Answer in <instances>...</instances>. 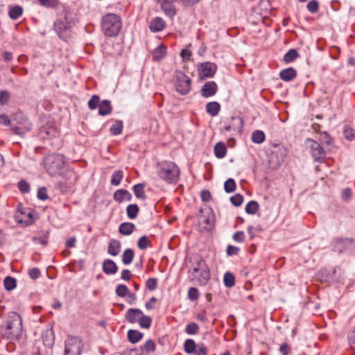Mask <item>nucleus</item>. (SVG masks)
<instances>
[{"label":"nucleus","instance_id":"obj_1","mask_svg":"<svg viewBox=\"0 0 355 355\" xmlns=\"http://www.w3.org/2000/svg\"><path fill=\"white\" fill-rule=\"evenodd\" d=\"M46 172L51 176L60 175L67 179L76 178L75 173L66 165L64 157L60 154L47 155L44 159Z\"/></svg>","mask_w":355,"mask_h":355},{"label":"nucleus","instance_id":"obj_2","mask_svg":"<svg viewBox=\"0 0 355 355\" xmlns=\"http://www.w3.org/2000/svg\"><path fill=\"white\" fill-rule=\"evenodd\" d=\"M188 277L192 282L199 285H206L210 279V271L205 261L200 257H195L190 260Z\"/></svg>","mask_w":355,"mask_h":355},{"label":"nucleus","instance_id":"obj_3","mask_svg":"<svg viewBox=\"0 0 355 355\" xmlns=\"http://www.w3.org/2000/svg\"><path fill=\"white\" fill-rule=\"evenodd\" d=\"M159 178L168 184H175L180 179L179 167L173 162L164 161L157 164Z\"/></svg>","mask_w":355,"mask_h":355},{"label":"nucleus","instance_id":"obj_4","mask_svg":"<svg viewBox=\"0 0 355 355\" xmlns=\"http://www.w3.org/2000/svg\"><path fill=\"white\" fill-rule=\"evenodd\" d=\"M121 29V21L119 16L108 13L102 19V31L107 37L116 36Z\"/></svg>","mask_w":355,"mask_h":355},{"label":"nucleus","instance_id":"obj_5","mask_svg":"<svg viewBox=\"0 0 355 355\" xmlns=\"http://www.w3.org/2000/svg\"><path fill=\"white\" fill-rule=\"evenodd\" d=\"M21 331L22 320L20 315L15 312L11 313L6 321L3 336L10 339L17 338L21 336Z\"/></svg>","mask_w":355,"mask_h":355},{"label":"nucleus","instance_id":"obj_6","mask_svg":"<svg viewBox=\"0 0 355 355\" xmlns=\"http://www.w3.org/2000/svg\"><path fill=\"white\" fill-rule=\"evenodd\" d=\"M31 124L21 113L16 114L11 124V130L16 135H22L31 129Z\"/></svg>","mask_w":355,"mask_h":355},{"label":"nucleus","instance_id":"obj_7","mask_svg":"<svg viewBox=\"0 0 355 355\" xmlns=\"http://www.w3.org/2000/svg\"><path fill=\"white\" fill-rule=\"evenodd\" d=\"M83 346L78 337L70 336L65 341L64 355H80Z\"/></svg>","mask_w":355,"mask_h":355},{"label":"nucleus","instance_id":"obj_8","mask_svg":"<svg viewBox=\"0 0 355 355\" xmlns=\"http://www.w3.org/2000/svg\"><path fill=\"white\" fill-rule=\"evenodd\" d=\"M177 82H176V90L178 92L182 95L188 94L191 90V80L184 73L179 71L176 74Z\"/></svg>","mask_w":355,"mask_h":355},{"label":"nucleus","instance_id":"obj_9","mask_svg":"<svg viewBox=\"0 0 355 355\" xmlns=\"http://www.w3.org/2000/svg\"><path fill=\"white\" fill-rule=\"evenodd\" d=\"M312 157L315 161L322 162L325 157V151L320 144L313 139H307Z\"/></svg>","mask_w":355,"mask_h":355},{"label":"nucleus","instance_id":"obj_10","mask_svg":"<svg viewBox=\"0 0 355 355\" xmlns=\"http://www.w3.org/2000/svg\"><path fill=\"white\" fill-rule=\"evenodd\" d=\"M217 66L212 62H204L198 67V74L200 78H212L216 73Z\"/></svg>","mask_w":355,"mask_h":355},{"label":"nucleus","instance_id":"obj_11","mask_svg":"<svg viewBox=\"0 0 355 355\" xmlns=\"http://www.w3.org/2000/svg\"><path fill=\"white\" fill-rule=\"evenodd\" d=\"M354 246V241L350 239H337L335 240L334 249L338 253L351 250Z\"/></svg>","mask_w":355,"mask_h":355},{"label":"nucleus","instance_id":"obj_12","mask_svg":"<svg viewBox=\"0 0 355 355\" xmlns=\"http://www.w3.org/2000/svg\"><path fill=\"white\" fill-rule=\"evenodd\" d=\"M218 90V86L214 81L205 83L201 89V95L205 98L213 96Z\"/></svg>","mask_w":355,"mask_h":355},{"label":"nucleus","instance_id":"obj_13","mask_svg":"<svg viewBox=\"0 0 355 355\" xmlns=\"http://www.w3.org/2000/svg\"><path fill=\"white\" fill-rule=\"evenodd\" d=\"M166 26L165 21L161 17H156L152 19L149 25V29L153 33H157L164 29Z\"/></svg>","mask_w":355,"mask_h":355},{"label":"nucleus","instance_id":"obj_14","mask_svg":"<svg viewBox=\"0 0 355 355\" xmlns=\"http://www.w3.org/2000/svg\"><path fill=\"white\" fill-rule=\"evenodd\" d=\"M143 312L138 309H129L125 314V319L130 323L137 322Z\"/></svg>","mask_w":355,"mask_h":355},{"label":"nucleus","instance_id":"obj_15","mask_svg":"<svg viewBox=\"0 0 355 355\" xmlns=\"http://www.w3.org/2000/svg\"><path fill=\"white\" fill-rule=\"evenodd\" d=\"M200 221L202 225H203V228L206 230H210L213 228L214 225V216L211 212L207 214V215H204L200 216Z\"/></svg>","mask_w":355,"mask_h":355},{"label":"nucleus","instance_id":"obj_16","mask_svg":"<svg viewBox=\"0 0 355 355\" xmlns=\"http://www.w3.org/2000/svg\"><path fill=\"white\" fill-rule=\"evenodd\" d=\"M103 270L107 275H114L117 272L118 267L112 260L107 259L103 263Z\"/></svg>","mask_w":355,"mask_h":355},{"label":"nucleus","instance_id":"obj_17","mask_svg":"<svg viewBox=\"0 0 355 355\" xmlns=\"http://www.w3.org/2000/svg\"><path fill=\"white\" fill-rule=\"evenodd\" d=\"M114 199L119 202H121L123 200L130 201L132 199V195L127 190L119 189L114 193Z\"/></svg>","mask_w":355,"mask_h":355},{"label":"nucleus","instance_id":"obj_18","mask_svg":"<svg viewBox=\"0 0 355 355\" xmlns=\"http://www.w3.org/2000/svg\"><path fill=\"white\" fill-rule=\"evenodd\" d=\"M296 76L297 72L293 67L285 69L279 73L280 78L284 81H291L293 80Z\"/></svg>","mask_w":355,"mask_h":355},{"label":"nucleus","instance_id":"obj_19","mask_svg":"<svg viewBox=\"0 0 355 355\" xmlns=\"http://www.w3.org/2000/svg\"><path fill=\"white\" fill-rule=\"evenodd\" d=\"M112 111L111 103L108 100L102 101L98 105V114L101 116L110 114Z\"/></svg>","mask_w":355,"mask_h":355},{"label":"nucleus","instance_id":"obj_20","mask_svg":"<svg viewBox=\"0 0 355 355\" xmlns=\"http://www.w3.org/2000/svg\"><path fill=\"white\" fill-rule=\"evenodd\" d=\"M169 1H164L162 3V9L167 16L173 17L176 15V10L175 6Z\"/></svg>","mask_w":355,"mask_h":355},{"label":"nucleus","instance_id":"obj_21","mask_svg":"<svg viewBox=\"0 0 355 355\" xmlns=\"http://www.w3.org/2000/svg\"><path fill=\"white\" fill-rule=\"evenodd\" d=\"M120 249V242L116 239H112L109 243L107 252L112 256H116L119 254Z\"/></svg>","mask_w":355,"mask_h":355},{"label":"nucleus","instance_id":"obj_22","mask_svg":"<svg viewBox=\"0 0 355 355\" xmlns=\"http://www.w3.org/2000/svg\"><path fill=\"white\" fill-rule=\"evenodd\" d=\"M166 55V48L164 46H159L154 49L152 56L154 61H159Z\"/></svg>","mask_w":355,"mask_h":355},{"label":"nucleus","instance_id":"obj_23","mask_svg":"<svg viewBox=\"0 0 355 355\" xmlns=\"http://www.w3.org/2000/svg\"><path fill=\"white\" fill-rule=\"evenodd\" d=\"M220 110V105L218 102L213 101L208 103L206 105V111L211 116H215L218 115L219 111Z\"/></svg>","mask_w":355,"mask_h":355},{"label":"nucleus","instance_id":"obj_24","mask_svg":"<svg viewBox=\"0 0 355 355\" xmlns=\"http://www.w3.org/2000/svg\"><path fill=\"white\" fill-rule=\"evenodd\" d=\"M214 154L218 158H223L227 153V148L223 142L217 143L214 146Z\"/></svg>","mask_w":355,"mask_h":355},{"label":"nucleus","instance_id":"obj_25","mask_svg":"<svg viewBox=\"0 0 355 355\" xmlns=\"http://www.w3.org/2000/svg\"><path fill=\"white\" fill-rule=\"evenodd\" d=\"M135 226L132 223H123L120 225L119 231L121 234L130 235L132 234Z\"/></svg>","mask_w":355,"mask_h":355},{"label":"nucleus","instance_id":"obj_26","mask_svg":"<svg viewBox=\"0 0 355 355\" xmlns=\"http://www.w3.org/2000/svg\"><path fill=\"white\" fill-rule=\"evenodd\" d=\"M134 257V251L130 248L126 249L122 254V261L125 265H129L132 262Z\"/></svg>","mask_w":355,"mask_h":355},{"label":"nucleus","instance_id":"obj_27","mask_svg":"<svg viewBox=\"0 0 355 355\" xmlns=\"http://www.w3.org/2000/svg\"><path fill=\"white\" fill-rule=\"evenodd\" d=\"M143 337V334L137 330H129L128 331V338L132 343H138Z\"/></svg>","mask_w":355,"mask_h":355},{"label":"nucleus","instance_id":"obj_28","mask_svg":"<svg viewBox=\"0 0 355 355\" xmlns=\"http://www.w3.org/2000/svg\"><path fill=\"white\" fill-rule=\"evenodd\" d=\"M43 343L45 346L51 347L53 345L54 335L52 330L47 331L42 335Z\"/></svg>","mask_w":355,"mask_h":355},{"label":"nucleus","instance_id":"obj_29","mask_svg":"<svg viewBox=\"0 0 355 355\" xmlns=\"http://www.w3.org/2000/svg\"><path fill=\"white\" fill-rule=\"evenodd\" d=\"M23 13V8L19 6L12 7L9 10L8 15L12 19H17Z\"/></svg>","mask_w":355,"mask_h":355},{"label":"nucleus","instance_id":"obj_30","mask_svg":"<svg viewBox=\"0 0 355 355\" xmlns=\"http://www.w3.org/2000/svg\"><path fill=\"white\" fill-rule=\"evenodd\" d=\"M133 192L135 196L141 200L146 199V194L144 192V184H137L133 187Z\"/></svg>","mask_w":355,"mask_h":355},{"label":"nucleus","instance_id":"obj_31","mask_svg":"<svg viewBox=\"0 0 355 355\" xmlns=\"http://www.w3.org/2000/svg\"><path fill=\"white\" fill-rule=\"evenodd\" d=\"M123 128V122L119 120L116 121L110 127V133L113 135H119L122 132Z\"/></svg>","mask_w":355,"mask_h":355},{"label":"nucleus","instance_id":"obj_32","mask_svg":"<svg viewBox=\"0 0 355 355\" xmlns=\"http://www.w3.org/2000/svg\"><path fill=\"white\" fill-rule=\"evenodd\" d=\"M139 209L137 205L132 204L127 207L126 211L129 218L135 219L137 218Z\"/></svg>","mask_w":355,"mask_h":355},{"label":"nucleus","instance_id":"obj_33","mask_svg":"<svg viewBox=\"0 0 355 355\" xmlns=\"http://www.w3.org/2000/svg\"><path fill=\"white\" fill-rule=\"evenodd\" d=\"M265 134L261 130H255L252 134V141L255 144H261L265 140Z\"/></svg>","mask_w":355,"mask_h":355},{"label":"nucleus","instance_id":"obj_34","mask_svg":"<svg viewBox=\"0 0 355 355\" xmlns=\"http://www.w3.org/2000/svg\"><path fill=\"white\" fill-rule=\"evenodd\" d=\"M196 345H197L193 340L187 339L185 340L184 344V351L187 354H193V353L195 352V349H196Z\"/></svg>","mask_w":355,"mask_h":355},{"label":"nucleus","instance_id":"obj_35","mask_svg":"<svg viewBox=\"0 0 355 355\" xmlns=\"http://www.w3.org/2000/svg\"><path fill=\"white\" fill-rule=\"evenodd\" d=\"M259 204L257 202L250 201L245 206V211L249 214H255L259 210Z\"/></svg>","mask_w":355,"mask_h":355},{"label":"nucleus","instance_id":"obj_36","mask_svg":"<svg viewBox=\"0 0 355 355\" xmlns=\"http://www.w3.org/2000/svg\"><path fill=\"white\" fill-rule=\"evenodd\" d=\"M123 177V173L121 170H118L114 172L111 178V184L112 185L117 186L120 184Z\"/></svg>","mask_w":355,"mask_h":355},{"label":"nucleus","instance_id":"obj_37","mask_svg":"<svg viewBox=\"0 0 355 355\" xmlns=\"http://www.w3.org/2000/svg\"><path fill=\"white\" fill-rule=\"evenodd\" d=\"M223 282L225 286L231 288L235 284V279L234 275L229 272L225 273L223 277Z\"/></svg>","mask_w":355,"mask_h":355},{"label":"nucleus","instance_id":"obj_38","mask_svg":"<svg viewBox=\"0 0 355 355\" xmlns=\"http://www.w3.org/2000/svg\"><path fill=\"white\" fill-rule=\"evenodd\" d=\"M68 28L67 24L63 20H57L54 23V29L58 33L60 34Z\"/></svg>","mask_w":355,"mask_h":355},{"label":"nucleus","instance_id":"obj_39","mask_svg":"<svg viewBox=\"0 0 355 355\" xmlns=\"http://www.w3.org/2000/svg\"><path fill=\"white\" fill-rule=\"evenodd\" d=\"M138 322L141 328L148 329L152 323V319L149 316L143 314L139 318Z\"/></svg>","mask_w":355,"mask_h":355},{"label":"nucleus","instance_id":"obj_40","mask_svg":"<svg viewBox=\"0 0 355 355\" xmlns=\"http://www.w3.org/2000/svg\"><path fill=\"white\" fill-rule=\"evenodd\" d=\"M5 288L7 291H11L16 287V279L11 277H6L3 281Z\"/></svg>","mask_w":355,"mask_h":355},{"label":"nucleus","instance_id":"obj_41","mask_svg":"<svg viewBox=\"0 0 355 355\" xmlns=\"http://www.w3.org/2000/svg\"><path fill=\"white\" fill-rule=\"evenodd\" d=\"M199 331V327L196 322H191L186 326L185 332L189 335H195Z\"/></svg>","mask_w":355,"mask_h":355},{"label":"nucleus","instance_id":"obj_42","mask_svg":"<svg viewBox=\"0 0 355 355\" xmlns=\"http://www.w3.org/2000/svg\"><path fill=\"white\" fill-rule=\"evenodd\" d=\"M345 137L349 141L355 139V130L349 125H345L343 130Z\"/></svg>","mask_w":355,"mask_h":355},{"label":"nucleus","instance_id":"obj_43","mask_svg":"<svg viewBox=\"0 0 355 355\" xmlns=\"http://www.w3.org/2000/svg\"><path fill=\"white\" fill-rule=\"evenodd\" d=\"M298 56V53L295 49H290L284 57V60L286 62H291L295 60Z\"/></svg>","mask_w":355,"mask_h":355},{"label":"nucleus","instance_id":"obj_44","mask_svg":"<svg viewBox=\"0 0 355 355\" xmlns=\"http://www.w3.org/2000/svg\"><path fill=\"white\" fill-rule=\"evenodd\" d=\"M224 189L227 193H232L236 189L235 181L232 178H229L224 184Z\"/></svg>","mask_w":355,"mask_h":355},{"label":"nucleus","instance_id":"obj_45","mask_svg":"<svg viewBox=\"0 0 355 355\" xmlns=\"http://www.w3.org/2000/svg\"><path fill=\"white\" fill-rule=\"evenodd\" d=\"M116 293L119 297H125L129 293L128 288L124 284H119L116 288Z\"/></svg>","mask_w":355,"mask_h":355},{"label":"nucleus","instance_id":"obj_46","mask_svg":"<svg viewBox=\"0 0 355 355\" xmlns=\"http://www.w3.org/2000/svg\"><path fill=\"white\" fill-rule=\"evenodd\" d=\"M40 5L46 8H55L59 1L58 0H37Z\"/></svg>","mask_w":355,"mask_h":355},{"label":"nucleus","instance_id":"obj_47","mask_svg":"<svg viewBox=\"0 0 355 355\" xmlns=\"http://www.w3.org/2000/svg\"><path fill=\"white\" fill-rule=\"evenodd\" d=\"M156 349L155 343L152 340H147L142 347V350L149 353L153 352Z\"/></svg>","mask_w":355,"mask_h":355},{"label":"nucleus","instance_id":"obj_48","mask_svg":"<svg viewBox=\"0 0 355 355\" xmlns=\"http://www.w3.org/2000/svg\"><path fill=\"white\" fill-rule=\"evenodd\" d=\"M150 245V240L146 236H142L137 242V246L141 250H144Z\"/></svg>","mask_w":355,"mask_h":355},{"label":"nucleus","instance_id":"obj_49","mask_svg":"<svg viewBox=\"0 0 355 355\" xmlns=\"http://www.w3.org/2000/svg\"><path fill=\"white\" fill-rule=\"evenodd\" d=\"M99 96L94 95L88 102V107L90 110H95L99 105Z\"/></svg>","mask_w":355,"mask_h":355},{"label":"nucleus","instance_id":"obj_50","mask_svg":"<svg viewBox=\"0 0 355 355\" xmlns=\"http://www.w3.org/2000/svg\"><path fill=\"white\" fill-rule=\"evenodd\" d=\"M18 187L19 191L23 193H28L30 191V185L24 180H21L19 182Z\"/></svg>","mask_w":355,"mask_h":355},{"label":"nucleus","instance_id":"obj_51","mask_svg":"<svg viewBox=\"0 0 355 355\" xmlns=\"http://www.w3.org/2000/svg\"><path fill=\"white\" fill-rule=\"evenodd\" d=\"M306 8L311 13H315L318 11L319 3L317 1L312 0L308 3Z\"/></svg>","mask_w":355,"mask_h":355},{"label":"nucleus","instance_id":"obj_52","mask_svg":"<svg viewBox=\"0 0 355 355\" xmlns=\"http://www.w3.org/2000/svg\"><path fill=\"white\" fill-rule=\"evenodd\" d=\"M207 349L204 344L200 343L196 345V349L193 353V355H207Z\"/></svg>","mask_w":355,"mask_h":355},{"label":"nucleus","instance_id":"obj_53","mask_svg":"<svg viewBox=\"0 0 355 355\" xmlns=\"http://www.w3.org/2000/svg\"><path fill=\"white\" fill-rule=\"evenodd\" d=\"M199 297V291L195 287H191L188 291V298L191 300L194 301L198 299Z\"/></svg>","mask_w":355,"mask_h":355},{"label":"nucleus","instance_id":"obj_54","mask_svg":"<svg viewBox=\"0 0 355 355\" xmlns=\"http://www.w3.org/2000/svg\"><path fill=\"white\" fill-rule=\"evenodd\" d=\"M146 286L150 291H154L157 287V279L156 278H149L146 282Z\"/></svg>","mask_w":355,"mask_h":355},{"label":"nucleus","instance_id":"obj_55","mask_svg":"<svg viewBox=\"0 0 355 355\" xmlns=\"http://www.w3.org/2000/svg\"><path fill=\"white\" fill-rule=\"evenodd\" d=\"M230 201L236 207L240 206L243 201V198L241 194H236L230 198Z\"/></svg>","mask_w":355,"mask_h":355},{"label":"nucleus","instance_id":"obj_56","mask_svg":"<svg viewBox=\"0 0 355 355\" xmlns=\"http://www.w3.org/2000/svg\"><path fill=\"white\" fill-rule=\"evenodd\" d=\"M28 275L32 279H37L40 277L41 272L37 268H33L28 270Z\"/></svg>","mask_w":355,"mask_h":355},{"label":"nucleus","instance_id":"obj_57","mask_svg":"<svg viewBox=\"0 0 355 355\" xmlns=\"http://www.w3.org/2000/svg\"><path fill=\"white\" fill-rule=\"evenodd\" d=\"M37 198L40 200H45L48 198L46 189L45 187H40L37 190Z\"/></svg>","mask_w":355,"mask_h":355},{"label":"nucleus","instance_id":"obj_58","mask_svg":"<svg viewBox=\"0 0 355 355\" xmlns=\"http://www.w3.org/2000/svg\"><path fill=\"white\" fill-rule=\"evenodd\" d=\"M352 196V191L349 188H345L342 191V199L348 201Z\"/></svg>","mask_w":355,"mask_h":355},{"label":"nucleus","instance_id":"obj_59","mask_svg":"<svg viewBox=\"0 0 355 355\" xmlns=\"http://www.w3.org/2000/svg\"><path fill=\"white\" fill-rule=\"evenodd\" d=\"M9 99V94L6 91L0 92V104L5 105L8 103Z\"/></svg>","mask_w":355,"mask_h":355},{"label":"nucleus","instance_id":"obj_60","mask_svg":"<svg viewBox=\"0 0 355 355\" xmlns=\"http://www.w3.org/2000/svg\"><path fill=\"white\" fill-rule=\"evenodd\" d=\"M349 343L352 348L355 347V327L348 334Z\"/></svg>","mask_w":355,"mask_h":355},{"label":"nucleus","instance_id":"obj_61","mask_svg":"<svg viewBox=\"0 0 355 355\" xmlns=\"http://www.w3.org/2000/svg\"><path fill=\"white\" fill-rule=\"evenodd\" d=\"M233 239L237 242H243L245 240V234L242 231H238L234 233Z\"/></svg>","mask_w":355,"mask_h":355},{"label":"nucleus","instance_id":"obj_62","mask_svg":"<svg viewBox=\"0 0 355 355\" xmlns=\"http://www.w3.org/2000/svg\"><path fill=\"white\" fill-rule=\"evenodd\" d=\"M200 196L204 202H209L211 198V193L208 190H202Z\"/></svg>","mask_w":355,"mask_h":355},{"label":"nucleus","instance_id":"obj_63","mask_svg":"<svg viewBox=\"0 0 355 355\" xmlns=\"http://www.w3.org/2000/svg\"><path fill=\"white\" fill-rule=\"evenodd\" d=\"M279 351L282 355H288L291 353V348L287 343L281 345Z\"/></svg>","mask_w":355,"mask_h":355},{"label":"nucleus","instance_id":"obj_64","mask_svg":"<svg viewBox=\"0 0 355 355\" xmlns=\"http://www.w3.org/2000/svg\"><path fill=\"white\" fill-rule=\"evenodd\" d=\"M180 56L183 60H189L191 56V52L189 49H182L180 52Z\"/></svg>","mask_w":355,"mask_h":355}]
</instances>
